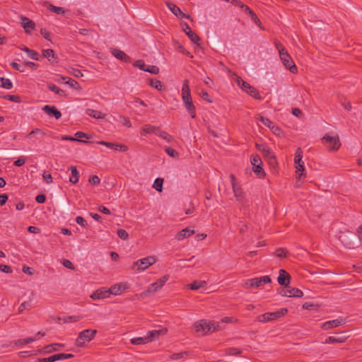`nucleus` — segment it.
I'll list each match as a JSON object with an SVG mask.
<instances>
[{"label": "nucleus", "mask_w": 362, "mask_h": 362, "mask_svg": "<svg viewBox=\"0 0 362 362\" xmlns=\"http://www.w3.org/2000/svg\"><path fill=\"white\" fill-rule=\"evenodd\" d=\"M233 80L237 83V85L245 93L248 95L254 98L257 100H262L261 96L259 95L257 90L249 84L247 82L243 81L241 77L236 75L235 74H232Z\"/></svg>", "instance_id": "1"}, {"label": "nucleus", "mask_w": 362, "mask_h": 362, "mask_svg": "<svg viewBox=\"0 0 362 362\" xmlns=\"http://www.w3.org/2000/svg\"><path fill=\"white\" fill-rule=\"evenodd\" d=\"M157 262V258L155 256H148L146 257L140 259L136 262H134L131 269L136 272H141L149 267L153 265Z\"/></svg>", "instance_id": "2"}, {"label": "nucleus", "mask_w": 362, "mask_h": 362, "mask_svg": "<svg viewBox=\"0 0 362 362\" xmlns=\"http://www.w3.org/2000/svg\"><path fill=\"white\" fill-rule=\"evenodd\" d=\"M303 158V151L300 148H298L295 153L294 164L296 168V173L297 175L296 179L300 180L302 177H305V167Z\"/></svg>", "instance_id": "3"}, {"label": "nucleus", "mask_w": 362, "mask_h": 362, "mask_svg": "<svg viewBox=\"0 0 362 362\" xmlns=\"http://www.w3.org/2000/svg\"><path fill=\"white\" fill-rule=\"evenodd\" d=\"M97 334L96 329H87L81 332L76 340V346L77 347H83L90 341Z\"/></svg>", "instance_id": "4"}, {"label": "nucleus", "mask_w": 362, "mask_h": 362, "mask_svg": "<svg viewBox=\"0 0 362 362\" xmlns=\"http://www.w3.org/2000/svg\"><path fill=\"white\" fill-rule=\"evenodd\" d=\"M230 179L231 182L232 189L236 200L239 202L242 206H245L247 204V200L245 197L244 192L243 189L238 183L235 176L233 175H230Z\"/></svg>", "instance_id": "5"}, {"label": "nucleus", "mask_w": 362, "mask_h": 362, "mask_svg": "<svg viewBox=\"0 0 362 362\" xmlns=\"http://www.w3.org/2000/svg\"><path fill=\"white\" fill-rule=\"evenodd\" d=\"M271 279L269 276H264L247 280L243 285L245 288H259L263 285L270 283Z\"/></svg>", "instance_id": "6"}, {"label": "nucleus", "mask_w": 362, "mask_h": 362, "mask_svg": "<svg viewBox=\"0 0 362 362\" xmlns=\"http://www.w3.org/2000/svg\"><path fill=\"white\" fill-rule=\"evenodd\" d=\"M287 313V309L281 308V310L273 312V313H267L264 314L259 315L257 317V320L260 322H267L269 321H273L277 320L278 318L284 316Z\"/></svg>", "instance_id": "7"}, {"label": "nucleus", "mask_w": 362, "mask_h": 362, "mask_svg": "<svg viewBox=\"0 0 362 362\" xmlns=\"http://www.w3.org/2000/svg\"><path fill=\"white\" fill-rule=\"evenodd\" d=\"M322 141L327 146V148L329 151H336L341 146L338 136H330L329 134H326L323 136Z\"/></svg>", "instance_id": "8"}, {"label": "nucleus", "mask_w": 362, "mask_h": 362, "mask_svg": "<svg viewBox=\"0 0 362 362\" xmlns=\"http://www.w3.org/2000/svg\"><path fill=\"white\" fill-rule=\"evenodd\" d=\"M280 59L284 64V67L289 70L292 74H296L298 71L297 66H296L295 63L293 62L291 57L288 53V52H281L279 55Z\"/></svg>", "instance_id": "9"}, {"label": "nucleus", "mask_w": 362, "mask_h": 362, "mask_svg": "<svg viewBox=\"0 0 362 362\" xmlns=\"http://www.w3.org/2000/svg\"><path fill=\"white\" fill-rule=\"evenodd\" d=\"M251 164L253 166V171L259 177H264L265 173L262 168V162L258 155L252 156L251 158Z\"/></svg>", "instance_id": "10"}, {"label": "nucleus", "mask_w": 362, "mask_h": 362, "mask_svg": "<svg viewBox=\"0 0 362 362\" xmlns=\"http://www.w3.org/2000/svg\"><path fill=\"white\" fill-rule=\"evenodd\" d=\"M279 293L283 296L286 297H301L303 296V292L296 288H291L290 286H285L284 288H281L279 291Z\"/></svg>", "instance_id": "11"}, {"label": "nucleus", "mask_w": 362, "mask_h": 362, "mask_svg": "<svg viewBox=\"0 0 362 362\" xmlns=\"http://www.w3.org/2000/svg\"><path fill=\"white\" fill-rule=\"evenodd\" d=\"M193 327L196 332H201L202 334H206V333L211 332L209 321L206 320H201L195 322L193 325Z\"/></svg>", "instance_id": "12"}, {"label": "nucleus", "mask_w": 362, "mask_h": 362, "mask_svg": "<svg viewBox=\"0 0 362 362\" xmlns=\"http://www.w3.org/2000/svg\"><path fill=\"white\" fill-rule=\"evenodd\" d=\"M134 66L135 67H138L141 70L149 72L153 74H158L159 73L158 67H157L156 66H153V65H151V66L146 65L144 62L141 59H139V60L136 61L134 63Z\"/></svg>", "instance_id": "13"}, {"label": "nucleus", "mask_w": 362, "mask_h": 362, "mask_svg": "<svg viewBox=\"0 0 362 362\" xmlns=\"http://www.w3.org/2000/svg\"><path fill=\"white\" fill-rule=\"evenodd\" d=\"M128 288V284L126 282H122L112 286L107 291L109 296L110 294L117 296Z\"/></svg>", "instance_id": "14"}, {"label": "nucleus", "mask_w": 362, "mask_h": 362, "mask_svg": "<svg viewBox=\"0 0 362 362\" xmlns=\"http://www.w3.org/2000/svg\"><path fill=\"white\" fill-rule=\"evenodd\" d=\"M98 144L120 151H127L128 150L127 146L122 144L110 143L104 141H100L98 142Z\"/></svg>", "instance_id": "15"}, {"label": "nucleus", "mask_w": 362, "mask_h": 362, "mask_svg": "<svg viewBox=\"0 0 362 362\" xmlns=\"http://www.w3.org/2000/svg\"><path fill=\"white\" fill-rule=\"evenodd\" d=\"M167 331L168 330L165 328L158 330L148 331L146 335L148 342H151L156 339H158L159 336L166 334Z\"/></svg>", "instance_id": "16"}, {"label": "nucleus", "mask_w": 362, "mask_h": 362, "mask_svg": "<svg viewBox=\"0 0 362 362\" xmlns=\"http://www.w3.org/2000/svg\"><path fill=\"white\" fill-rule=\"evenodd\" d=\"M64 347V344L55 343L45 346L42 350H40L39 352L42 354H50L54 351H58Z\"/></svg>", "instance_id": "17"}, {"label": "nucleus", "mask_w": 362, "mask_h": 362, "mask_svg": "<svg viewBox=\"0 0 362 362\" xmlns=\"http://www.w3.org/2000/svg\"><path fill=\"white\" fill-rule=\"evenodd\" d=\"M182 102L185 105V108L188 111L192 118H195V106L194 105L192 100V97L182 98Z\"/></svg>", "instance_id": "18"}, {"label": "nucleus", "mask_w": 362, "mask_h": 362, "mask_svg": "<svg viewBox=\"0 0 362 362\" xmlns=\"http://www.w3.org/2000/svg\"><path fill=\"white\" fill-rule=\"evenodd\" d=\"M42 110L49 116H53L57 119L62 117L61 112L57 109L55 106L45 105L42 107Z\"/></svg>", "instance_id": "19"}, {"label": "nucleus", "mask_w": 362, "mask_h": 362, "mask_svg": "<svg viewBox=\"0 0 362 362\" xmlns=\"http://www.w3.org/2000/svg\"><path fill=\"white\" fill-rule=\"evenodd\" d=\"M183 30L191 40V41L197 45H199L200 41L199 37L191 30L190 27L187 23L184 25Z\"/></svg>", "instance_id": "20"}, {"label": "nucleus", "mask_w": 362, "mask_h": 362, "mask_svg": "<svg viewBox=\"0 0 362 362\" xmlns=\"http://www.w3.org/2000/svg\"><path fill=\"white\" fill-rule=\"evenodd\" d=\"M166 6H168V8L170 10V11L176 16L177 17H181V18H189V15H185L180 10V8L179 7H177L175 4H174L173 3H171V2H169V1H167L166 2Z\"/></svg>", "instance_id": "21"}, {"label": "nucleus", "mask_w": 362, "mask_h": 362, "mask_svg": "<svg viewBox=\"0 0 362 362\" xmlns=\"http://www.w3.org/2000/svg\"><path fill=\"white\" fill-rule=\"evenodd\" d=\"M343 322L344 320L341 318L327 321L322 324L321 327L324 330H328L339 327L343 323Z\"/></svg>", "instance_id": "22"}, {"label": "nucleus", "mask_w": 362, "mask_h": 362, "mask_svg": "<svg viewBox=\"0 0 362 362\" xmlns=\"http://www.w3.org/2000/svg\"><path fill=\"white\" fill-rule=\"evenodd\" d=\"M290 275L284 269L279 270L278 283L281 286H287L289 284Z\"/></svg>", "instance_id": "23"}, {"label": "nucleus", "mask_w": 362, "mask_h": 362, "mask_svg": "<svg viewBox=\"0 0 362 362\" xmlns=\"http://www.w3.org/2000/svg\"><path fill=\"white\" fill-rule=\"evenodd\" d=\"M159 130L160 129L156 126L145 124L141 129V134L144 136L148 134H155L158 135Z\"/></svg>", "instance_id": "24"}, {"label": "nucleus", "mask_w": 362, "mask_h": 362, "mask_svg": "<svg viewBox=\"0 0 362 362\" xmlns=\"http://www.w3.org/2000/svg\"><path fill=\"white\" fill-rule=\"evenodd\" d=\"M108 297V291L104 288L98 289L93 294L90 295V298L93 300L104 299Z\"/></svg>", "instance_id": "25"}, {"label": "nucleus", "mask_w": 362, "mask_h": 362, "mask_svg": "<svg viewBox=\"0 0 362 362\" xmlns=\"http://www.w3.org/2000/svg\"><path fill=\"white\" fill-rule=\"evenodd\" d=\"M21 25L26 33H30L35 28V23L26 17L21 18Z\"/></svg>", "instance_id": "26"}, {"label": "nucleus", "mask_w": 362, "mask_h": 362, "mask_svg": "<svg viewBox=\"0 0 362 362\" xmlns=\"http://www.w3.org/2000/svg\"><path fill=\"white\" fill-rule=\"evenodd\" d=\"M111 54L117 59L122 62H129V57L127 56L123 51L118 49H112Z\"/></svg>", "instance_id": "27"}, {"label": "nucleus", "mask_w": 362, "mask_h": 362, "mask_svg": "<svg viewBox=\"0 0 362 362\" xmlns=\"http://www.w3.org/2000/svg\"><path fill=\"white\" fill-rule=\"evenodd\" d=\"M194 233V230L192 229H189L188 228H186L185 229H182V230L179 231L176 234V239L179 241L184 240L186 238H188L191 235H192Z\"/></svg>", "instance_id": "28"}, {"label": "nucleus", "mask_w": 362, "mask_h": 362, "mask_svg": "<svg viewBox=\"0 0 362 362\" xmlns=\"http://www.w3.org/2000/svg\"><path fill=\"white\" fill-rule=\"evenodd\" d=\"M347 339V337L346 336H339V337H334L331 336L327 337L325 343V344H337V343H344Z\"/></svg>", "instance_id": "29"}, {"label": "nucleus", "mask_w": 362, "mask_h": 362, "mask_svg": "<svg viewBox=\"0 0 362 362\" xmlns=\"http://www.w3.org/2000/svg\"><path fill=\"white\" fill-rule=\"evenodd\" d=\"M86 113L88 116L97 119H104L105 117V115L103 114L100 111L95 110L90 108L86 110Z\"/></svg>", "instance_id": "30"}, {"label": "nucleus", "mask_w": 362, "mask_h": 362, "mask_svg": "<svg viewBox=\"0 0 362 362\" xmlns=\"http://www.w3.org/2000/svg\"><path fill=\"white\" fill-rule=\"evenodd\" d=\"M21 49H22L23 51L25 52L28 54V56L30 59H34V60H37V61L40 59V55H39V54L36 51L30 49H29L28 47H27L25 46H23V47H21Z\"/></svg>", "instance_id": "31"}, {"label": "nucleus", "mask_w": 362, "mask_h": 362, "mask_svg": "<svg viewBox=\"0 0 362 362\" xmlns=\"http://www.w3.org/2000/svg\"><path fill=\"white\" fill-rule=\"evenodd\" d=\"M191 93L188 80H185L182 87V98H190Z\"/></svg>", "instance_id": "32"}, {"label": "nucleus", "mask_w": 362, "mask_h": 362, "mask_svg": "<svg viewBox=\"0 0 362 362\" xmlns=\"http://www.w3.org/2000/svg\"><path fill=\"white\" fill-rule=\"evenodd\" d=\"M69 169L71 173L69 181L73 184H76L78 182L79 173L75 166H71Z\"/></svg>", "instance_id": "33"}, {"label": "nucleus", "mask_w": 362, "mask_h": 362, "mask_svg": "<svg viewBox=\"0 0 362 362\" xmlns=\"http://www.w3.org/2000/svg\"><path fill=\"white\" fill-rule=\"evenodd\" d=\"M47 87L50 91L59 95V96H62V97L66 96L65 91L63 90L62 89L59 88L58 86H55L54 84L48 83Z\"/></svg>", "instance_id": "34"}, {"label": "nucleus", "mask_w": 362, "mask_h": 362, "mask_svg": "<svg viewBox=\"0 0 362 362\" xmlns=\"http://www.w3.org/2000/svg\"><path fill=\"white\" fill-rule=\"evenodd\" d=\"M209 327L211 328V332H216L218 330H221L224 328V326L223 325L221 321H209Z\"/></svg>", "instance_id": "35"}, {"label": "nucleus", "mask_w": 362, "mask_h": 362, "mask_svg": "<svg viewBox=\"0 0 362 362\" xmlns=\"http://www.w3.org/2000/svg\"><path fill=\"white\" fill-rule=\"evenodd\" d=\"M206 284L205 281H194L192 283L188 284V287L191 290H197L204 287Z\"/></svg>", "instance_id": "36"}, {"label": "nucleus", "mask_w": 362, "mask_h": 362, "mask_svg": "<svg viewBox=\"0 0 362 362\" xmlns=\"http://www.w3.org/2000/svg\"><path fill=\"white\" fill-rule=\"evenodd\" d=\"M0 86L5 89H11L13 84L10 79L0 77Z\"/></svg>", "instance_id": "37"}, {"label": "nucleus", "mask_w": 362, "mask_h": 362, "mask_svg": "<svg viewBox=\"0 0 362 362\" xmlns=\"http://www.w3.org/2000/svg\"><path fill=\"white\" fill-rule=\"evenodd\" d=\"M160 288L158 286V284H151L148 289L142 293V295L146 296L148 293H155L158 291H159Z\"/></svg>", "instance_id": "38"}, {"label": "nucleus", "mask_w": 362, "mask_h": 362, "mask_svg": "<svg viewBox=\"0 0 362 362\" xmlns=\"http://www.w3.org/2000/svg\"><path fill=\"white\" fill-rule=\"evenodd\" d=\"M163 179L158 177L155 180L153 187L158 192H161L163 190Z\"/></svg>", "instance_id": "39"}, {"label": "nucleus", "mask_w": 362, "mask_h": 362, "mask_svg": "<svg viewBox=\"0 0 362 362\" xmlns=\"http://www.w3.org/2000/svg\"><path fill=\"white\" fill-rule=\"evenodd\" d=\"M131 343L132 344H134V345H141V344H146L148 342V340L146 339V337H135V338H132L131 339Z\"/></svg>", "instance_id": "40"}, {"label": "nucleus", "mask_w": 362, "mask_h": 362, "mask_svg": "<svg viewBox=\"0 0 362 362\" xmlns=\"http://www.w3.org/2000/svg\"><path fill=\"white\" fill-rule=\"evenodd\" d=\"M59 354H54V355H52L49 357H47V358H37V361L38 362H54L56 361H59Z\"/></svg>", "instance_id": "41"}, {"label": "nucleus", "mask_w": 362, "mask_h": 362, "mask_svg": "<svg viewBox=\"0 0 362 362\" xmlns=\"http://www.w3.org/2000/svg\"><path fill=\"white\" fill-rule=\"evenodd\" d=\"M35 135H38L40 137H42L45 135V132L41 129L35 128L27 135V137L32 138Z\"/></svg>", "instance_id": "42"}, {"label": "nucleus", "mask_w": 362, "mask_h": 362, "mask_svg": "<svg viewBox=\"0 0 362 362\" xmlns=\"http://www.w3.org/2000/svg\"><path fill=\"white\" fill-rule=\"evenodd\" d=\"M158 136L165 140L168 143H171L173 141V137L164 131L159 130Z\"/></svg>", "instance_id": "43"}, {"label": "nucleus", "mask_w": 362, "mask_h": 362, "mask_svg": "<svg viewBox=\"0 0 362 362\" xmlns=\"http://www.w3.org/2000/svg\"><path fill=\"white\" fill-rule=\"evenodd\" d=\"M42 56L45 58H47L49 61H51L52 59L54 58L55 54L53 49H47L42 50Z\"/></svg>", "instance_id": "44"}, {"label": "nucleus", "mask_w": 362, "mask_h": 362, "mask_svg": "<svg viewBox=\"0 0 362 362\" xmlns=\"http://www.w3.org/2000/svg\"><path fill=\"white\" fill-rule=\"evenodd\" d=\"M49 10L55 13H57V14H64V10L62 7H58V6H55L54 5H52L50 4L48 7Z\"/></svg>", "instance_id": "45"}, {"label": "nucleus", "mask_w": 362, "mask_h": 362, "mask_svg": "<svg viewBox=\"0 0 362 362\" xmlns=\"http://www.w3.org/2000/svg\"><path fill=\"white\" fill-rule=\"evenodd\" d=\"M165 151L172 158H177L179 156L178 153L171 147H166Z\"/></svg>", "instance_id": "46"}, {"label": "nucleus", "mask_w": 362, "mask_h": 362, "mask_svg": "<svg viewBox=\"0 0 362 362\" xmlns=\"http://www.w3.org/2000/svg\"><path fill=\"white\" fill-rule=\"evenodd\" d=\"M259 120L262 122V123L270 129V127L273 126L274 124L268 118L264 117L263 116L259 117Z\"/></svg>", "instance_id": "47"}, {"label": "nucleus", "mask_w": 362, "mask_h": 362, "mask_svg": "<svg viewBox=\"0 0 362 362\" xmlns=\"http://www.w3.org/2000/svg\"><path fill=\"white\" fill-rule=\"evenodd\" d=\"M287 250L284 248H278L274 252V255L279 257H285L287 255Z\"/></svg>", "instance_id": "48"}, {"label": "nucleus", "mask_w": 362, "mask_h": 362, "mask_svg": "<svg viewBox=\"0 0 362 362\" xmlns=\"http://www.w3.org/2000/svg\"><path fill=\"white\" fill-rule=\"evenodd\" d=\"M69 73L72 74L74 76H75L76 78H81L83 76V74H82V72L80 69H75V68H71L70 70L69 71Z\"/></svg>", "instance_id": "49"}, {"label": "nucleus", "mask_w": 362, "mask_h": 362, "mask_svg": "<svg viewBox=\"0 0 362 362\" xmlns=\"http://www.w3.org/2000/svg\"><path fill=\"white\" fill-rule=\"evenodd\" d=\"M168 279H169V276L165 275L163 277H161L160 279H159L157 281L154 282L153 284H158V286L161 289L162 287L164 286V284Z\"/></svg>", "instance_id": "50"}, {"label": "nucleus", "mask_w": 362, "mask_h": 362, "mask_svg": "<svg viewBox=\"0 0 362 362\" xmlns=\"http://www.w3.org/2000/svg\"><path fill=\"white\" fill-rule=\"evenodd\" d=\"M187 355V352H180V353H175L170 356V358L172 360H178L185 356Z\"/></svg>", "instance_id": "51"}, {"label": "nucleus", "mask_w": 362, "mask_h": 362, "mask_svg": "<svg viewBox=\"0 0 362 362\" xmlns=\"http://www.w3.org/2000/svg\"><path fill=\"white\" fill-rule=\"evenodd\" d=\"M228 355H239L242 353V351L236 348H228L226 351Z\"/></svg>", "instance_id": "52"}, {"label": "nucleus", "mask_w": 362, "mask_h": 362, "mask_svg": "<svg viewBox=\"0 0 362 362\" xmlns=\"http://www.w3.org/2000/svg\"><path fill=\"white\" fill-rule=\"evenodd\" d=\"M270 129L275 135H277L279 136H281L283 134L282 130L276 125L274 124L273 126L270 127Z\"/></svg>", "instance_id": "53"}, {"label": "nucleus", "mask_w": 362, "mask_h": 362, "mask_svg": "<svg viewBox=\"0 0 362 362\" xmlns=\"http://www.w3.org/2000/svg\"><path fill=\"white\" fill-rule=\"evenodd\" d=\"M150 85L152 87H153L154 88L159 90H161L163 88V85H162L161 82L158 80H151Z\"/></svg>", "instance_id": "54"}, {"label": "nucleus", "mask_w": 362, "mask_h": 362, "mask_svg": "<svg viewBox=\"0 0 362 362\" xmlns=\"http://www.w3.org/2000/svg\"><path fill=\"white\" fill-rule=\"evenodd\" d=\"M117 235L121 239L124 240H127L129 238L128 233L124 229H119L117 230Z\"/></svg>", "instance_id": "55"}, {"label": "nucleus", "mask_w": 362, "mask_h": 362, "mask_svg": "<svg viewBox=\"0 0 362 362\" xmlns=\"http://www.w3.org/2000/svg\"><path fill=\"white\" fill-rule=\"evenodd\" d=\"M42 177L44 181L47 183L50 184L52 182V177L50 173H48L47 172H44L42 174Z\"/></svg>", "instance_id": "56"}, {"label": "nucleus", "mask_w": 362, "mask_h": 362, "mask_svg": "<svg viewBox=\"0 0 362 362\" xmlns=\"http://www.w3.org/2000/svg\"><path fill=\"white\" fill-rule=\"evenodd\" d=\"M88 181L91 185H98L100 184V179L97 175H93L90 177Z\"/></svg>", "instance_id": "57"}, {"label": "nucleus", "mask_w": 362, "mask_h": 362, "mask_svg": "<svg viewBox=\"0 0 362 362\" xmlns=\"http://www.w3.org/2000/svg\"><path fill=\"white\" fill-rule=\"evenodd\" d=\"M177 49L180 52H181V53H182V54L189 57L190 58L193 57V56L191 54V53L187 51L181 45H177Z\"/></svg>", "instance_id": "58"}, {"label": "nucleus", "mask_w": 362, "mask_h": 362, "mask_svg": "<svg viewBox=\"0 0 362 362\" xmlns=\"http://www.w3.org/2000/svg\"><path fill=\"white\" fill-rule=\"evenodd\" d=\"M25 163V158L23 156L19 157L15 162L14 165L16 167H21Z\"/></svg>", "instance_id": "59"}, {"label": "nucleus", "mask_w": 362, "mask_h": 362, "mask_svg": "<svg viewBox=\"0 0 362 362\" xmlns=\"http://www.w3.org/2000/svg\"><path fill=\"white\" fill-rule=\"evenodd\" d=\"M76 221L78 224L81 225L83 227H87L88 224L86 220L81 216H77L76 218Z\"/></svg>", "instance_id": "60"}, {"label": "nucleus", "mask_w": 362, "mask_h": 362, "mask_svg": "<svg viewBox=\"0 0 362 362\" xmlns=\"http://www.w3.org/2000/svg\"><path fill=\"white\" fill-rule=\"evenodd\" d=\"M75 136L76 137V139H78L81 140V138H86V139H90V136L89 135H88L86 133H83L82 132H77L76 134H75Z\"/></svg>", "instance_id": "61"}, {"label": "nucleus", "mask_w": 362, "mask_h": 362, "mask_svg": "<svg viewBox=\"0 0 362 362\" xmlns=\"http://www.w3.org/2000/svg\"><path fill=\"white\" fill-rule=\"evenodd\" d=\"M4 98L8 99L10 101L18 103L20 101L19 97L17 95H7L4 96Z\"/></svg>", "instance_id": "62"}, {"label": "nucleus", "mask_w": 362, "mask_h": 362, "mask_svg": "<svg viewBox=\"0 0 362 362\" xmlns=\"http://www.w3.org/2000/svg\"><path fill=\"white\" fill-rule=\"evenodd\" d=\"M62 264L66 268H68V269H74V267L72 262L71 261L68 260V259H64L63 262H62Z\"/></svg>", "instance_id": "63"}, {"label": "nucleus", "mask_w": 362, "mask_h": 362, "mask_svg": "<svg viewBox=\"0 0 362 362\" xmlns=\"http://www.w3.org/2000/svg\"><path fill=\"white\" fill-rule=\"evenodd\" d=\"M29 306H30L29 302L25 301V302L22 303L18 308L19 313H22L24 310L27 309Z\"/></svg>", "instance_id": "64"}]
</instances>
